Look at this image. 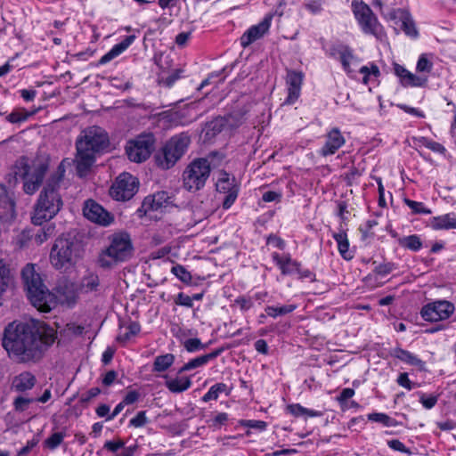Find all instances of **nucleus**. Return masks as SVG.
<instances>
[{
	"instance_id": "4c0bfd02",
	"label": "nucleus",
	"mask_w": 456,
	"mask_h": 456,
	"mask_svg": "<svg viewBox=\"0 0 456 456\" xmlns=\"http://www.w3.org/2000/svg\"><path fill=\"white\" fill-rule=\"evenodd\" d=\"M65 436V432H55L45 440L44 445L47 449L53 451L62 444Z\"/></svg>"
},
{
	"instance_id": "0eeeda50",
	"label": "nucleus",
	"mask_w": 456,
	"mask_h": 456,
	"mask_svg": "<svg viewBox=\"0 0 456 456\" xmlns=\"http://www.w3.org/2000/svg\"><path fill=\"white\" fill-rule=\"evenodd\" d=\"M110 245L102 251L98 264L102 268H110L118 263L127 261L133 255L134 247L127 232H117L109 237Z\"/></svg>"
},
{
	"instance_id": "5fc2aeb1",
	"label": "nucleus",
	"mask_w": 456,
	"mask_h": 456,
	"mask_svg": "<svg viewBox=\"0 0 456 456\" xmlns=\"http://www.w3.org/2000/svg\"><path fill=\"white\" fill-rule=\"evenodd\" d=\"M297 305L294 304L277 305L275 306H269L267 309L272 310L274 314H290L296 309Z\"/></svg>"
},
{
	"instance_id": "a211bd4d",
	"label": "nucleus",
	"mask_w": 456,
	"mask_h": 456,
	"mask_svg": "<svg viewBox=\"0 0 456 456\" xmlns=\"http://www.w3.org/2000/svg\"><path fill=\"white\" fill-rule=\"evenodd\" d=\"M239 116L240 118L237 122H232V120L234 118V115H227L224 117L219 116L208 122L203 129L204 138L206 140L213 139L218 134H220L225 126H229L230 128L238 127L243 123L242 116Z\"/></svg>"
},
{
	"instance_id": "cd10ccee",
	"label": "nucleus",
	"mask_w": 456,
	"mask_h": 456,
	"mask_svg": "<svg viewBox=\"0 0 456 456\" xmlns=\"http://www.w3.org/2000/svg\"><path fill=\"white\" fill-rule=\"evenodd\" d=\"M223 349H216L209 354L198 356L191 361H189L187 363H185L179 370L178 373H182L184 371H188L199 367H201L205 364H207L209 361L216 358L221 353Z\"/></svg>"
},
{
	"instance_id": "bf43d9fd",
	"label": "nucleus",
	"mask_w": 456,
	"mask_h": 456,
	"mask_svg": "<svg viewBox=\"0 0 456 456\" xmlns=\"http://www.w3.org/2000/svg\"><path fill=\"white\" fill-rule=\"evenodd\" d=\"M125 445V443L121 439H117L113 441H107L104 444V448L111 452H116L119 449L123 448Z\"/></svg>"
},
{
	"instance_id": "338daca9",
	"label": "nucleus",
	"mask_w": 456,
	"mask_h": 456,
	"mask_svg": "<svg viewBox=\"0 0 456 456\" xmlns=\"http://www.w3.org/2000/svg\"><path fill=\"white\" fill-rule=\"evenodd\" d=\"M38 438L36 437L28 441L27 444L19 451L18 454L20 456L27 455L38 444Z\"/></svg>"
},
{
	"instance_id": "864d4df0",
	"label": "nucleus",
	"mask_w": 456,
	"mask_h": 456,
	"mask_svg": "<svg viewBox=\"0 0 456 456\" xmlns=\"http://www.w3.org/2000/svg\"><path fill=\"white\" fill-rule=\"evenodd\" d=\"M120 54L121 53H119V51L117 50L115 45H113V47L108 53H106L104 55L101 57V59L98 61V65H104Z\"/></svg>"
},
{
	"instance_id": "e433bc0d",
	"label": "nucleus",
	"mask_w": 456,
	"mask_h": 456,
	"mask_svg": "<svg viewBox=\"0 0 456 456\" xmlns=\"http://www.w3.org/2000/svg\"><path fill=\"white\" fill-rule=\"evenodd\" d=\"M403 202L411 209L414 215H430L432 213V210L426 208L422 202L415 201L408 198H404Z\"/></svg>"
},
{
	"instance_id": "4be33fe9",
	"label": "nucleus",
	"mask_w": 456,
	"mask_h": 456,
	"mask_svg": "<svg viewBox=\"0 0 456 456\" xmlns=\"http://www.w3.org/2000/svg\"><path fill=\"white\" fill-rule=\"evenodd\" d=\"M273 261L281 270L282 275L297 274L301 267V263L291 258L289 254L281 256L277 252L272 254Z\"/></svg>"
},
{
	"instance_id": "6e6d98bb",
	"label": "nucleus",
	"mask_w": 456,
	"mask_h": 456,
	"mask_svg": "<svg viewBox=\"0 0 456 456\" xmlns=\"http://www.w3.org/2000/svg\"><path fill=\"white\" fill-rule=\"evenodd\" d=\"M135 38L134 35L126 36L121 42L116 44L115 47L122 53L134 42Z\"/></svg>"
},
{
	"instance_id": "423d86ee",
	"label": "nucleus",
	"mask_w": 456,
	"mask_h": 456,
	"mask_svg": "<svg viewBox=\"0 0 456 456\" xmlns=\"http://www.w3.org/2000/svg\"><path fill=\"white\" fill-rule=\"evenodd\" d=\"M83 247L75 238L59 237L50 252V262L56 270H68L82 257Z\"/></svg>"
},
{
	"instance_id": "0e129e2a",
	"label": "nucleus",
	"mask_w": 456,
	"mask_h": 456,
	"mask_svg": "<svg viewBox=\"0 0 456 456\" xmlns=\"http://www.w3.org/2000/svg\"><path fill=\"white\" fill-rule=\"evenodd\" d=\"M288 411L290 414H292L295 417H299L305 415L306 412V408L301 406L300 404H290L288 406Z\"/></svg>"
},
{
	"instance_id": "393cba45",
	"label": "nucleus",
	"mask_w": 456,
	"mask_h": 456,
	"mask_svg": "<svg viewBox=\"0 0 456 456\" xmlns=\"http://www.w3.org/2000/svg\"><path fill=\"white\" fill-rule=\"evenodd\" d=\"M35 384V376L28 371H24L13 378L12 388L17 392H24L31 389Z\"/></svg>"
},
{
	"instance_id": "aec40b11",
	"label": "nucleus",
	"mask_w": 456,
	"mask_h": 456,
	"mask_svg": "<svg viewBox=\"0 0 456 456\" xmlns=\"http://www.w3.org/2000/svg\"><path fill=\"white\" fill-rule=\"evenodd\" d=\"M346 139L338 127L332 128L326 134L325 143L318 151L320 156L328 157L335 154L344 144Z\"/></svg>"
},
{
	"instance_id": "7ed1b4c3",
	"label": "nucleus",
	"mask_w": 456,
	"mask_h": 456,
	"mask_svg": "<svg viewBox=\"0 0 456 456\" xmlns=\"http://www.w3.org/2000/svg\"><path fill=\"white\" fill-rule=\"evenodd\" d=\"M35 264H27L21 270V279L28 299L39 312L48 313L54 305V293L45 286Z\"/></svg>"
},
{
	"instance_id": "473e14b6",
	"label": "nucleus",
	"mask_w": 456,
	"mask_h": 456,
	"mask_svg": "<svg viewBox=\"0 0 456 456\" xmlns=\"http://www.w3.org/2000/svg\"><path fill=\"white\" fill-rule=\"evenodd\" d=\"M266 295V293H256L254 297H239L235 299V305L240 306V311L246 312L254 306L255 302L258 301L260 305V300Z\"/></svg>"
},
{
	"instance_id": "e2e57ef3",
	"label": "nucleus",
	"mask_w": 456,
	"mask_h": 456,
	"mask_svg": "<svg viewBox=\"0 0 456 456\" xmlns=\"http://www.w3.org/2000/svg\"><path fill=\"white\" fill-rule=\"evenodd\" d=\"M28 116L27 114H22L17 111L11 112L7 117L6 119L12 124L20 123L22 121H25L27 119Z\"/></svg>"
},
{
	"instance_id": "58836bf2",
	"label": "nucleus",
	"mask_w": 456,
	"mask_h": 456,
	"mask_svg": "<svg viewBox=\"0 0 456 456\" xmlns=\"http://www.w3.org/2000/svg\"><path fill=\"white\" fill-rule=\"evenodd\" d=\"M171 273L182 282L190 284L191 282L192 276L191 273L181 265H175L172 266Z\"/></svg>"
},
{
	"instance_id": "79ce46f5",
	"label": "nucleus",
	"mask_w": 456,
	"mask_h": 456,
	"mask_svg": "<svg viewBox=\"0 0 456 456\" xmlns=\"http://www.w3.org/2000/svg\"><path fill=\"white\" fill-rule=\"evenodd\" d=\"M184 348L189 353L197 352L205 349L206 346L199 338H189L183 342Z\"/></svg>"
},
{
	"instance_id": "72a5a7b5",
	"label": "nucleus",
	"mask_w": 456,
	"mask_h": 456,
	"mask_svg": "<svg viewBox=\"0 0 456 456\" xmlns=\"http://www.w3.org/2000/svg\"><path fill=\"white\" fill-rule=\"evenodd\" d=\"M231 388H228L227 385L224 383H216L213 385L208 391L203 395L202 401L208 402L211 400H216L220 394L225 393L226 395H229L231 393Z\"/></svg>"
},
{
	"instance_id": "603ef678",
	"label": "nucleus",
	"mask_w": 456,
	"mask_h": 456,
	"mask_svg": "<svg viewBox=\"0 0 456 456\" xmlns=\"http://www.w3.org/2000/svg\"><path fill=\"white\" fill-rule=\"evenodd\" d=\"M387 445L397 452L406 453L408 455L411 454V451L407 448L400 440L398 439H392L387 441Z\"/></svg>"
},
{
	"instance_id": "6ab92c4d",
	"label": "nucleus",
	"mask_w": 456,
	"mask_h": 456,
	"mask_svg": "<svg viewBox=\"0 0 456 456\" xmlns=\"http://www.w3.org/2000/svg\"><path fill=\"white\" fill-rule=\"evenodd\" d=\"M272 20V15H266L259 23L249 27L240 38V45L247 48L256 40L264 37L270 29Z\"/></svg>"
},
{
	"instance_id": "b1692460",
	"label": "nucleus",
	"mask_w": 456,
	"mask_h": 456,
	"mask_svg": "<svg viewBox=\"0 0 456 456\" xmlns=\"http://www.w3.org/2000/svg\"><path fill=\"white\" fill-rule=\"evenodd\" d=\"M429 225L435 231L456 229V214L452 212L433 216Z\"/></svg>"
},
{
	"instance_id": "4468645a",
	"label": "nucleus",
	"mask_w": 456,
	"mask_h": 456,
	"mask_svg": "<svg viewBox=\"0 0 456 456\" xmlns=\"http://www.w3.org/2000/svg\"><path fill=\"white\" fill-rule=\"evenodd\" d=\"M56 292L57 294H54L55 302L52 310L58 305L72 307L77 304L79 295L77 283L64 280L58 284Z\"/></svg>"
},
{
	"instance_id": "39448f33",
	"label": "nucleus",
	"mask_w": 456,
	"mask_h": 456,
	"mask_svg": "<svg viewBox=\"0 0 456 456\" xmlns=\"http://www.w3.org/2000/svg\"><path fill=\"white\" fill-rule=\"evenodd\" d=\"M49 168L47 161L35 159L31 163L25 156L20 157L15 164V176L23 183V191L33 195L43 183Z\"/></svg>"
},
{
	"instance_id": "4d7b16f0",
	"label": "nucleus",
	"mask_w": 456,
	"mask_h": 456,
	"mask_svg": "<svg viewBox=\"0 0 456 456\" xmlns=\"http://www.w3.org/2000/svg\"><path fill=\"white\" fill-rule=\"evenodd\" d=\"M32 400L29 398L19 396L13 402L14 409L18 411H23L27 410Z\"/></svg>"
},
{
	"instance_id": "2eb2a0df",
	"label": "nucleus",
	"mask_w": 456,
	"mask_h": 456,
	"mask_svg": "<svg viewBox=\"0 0 456 456\" xmlns=\"http://www.w3.org/2000/svg\"><path fill=\"white\" fill-rule=\"evenodd\" d=\"M83 214L86 219L102 226H108L114 221L110 212L91 199L85 201Z\"/></svg>"
},
{
	"instance_id": "f03ea898",
	"label": "nucleus",
	"mask_w": 456,
	"mask_h": 456,
	"mask_svg": "<svg viewBox=\"0 0 456 456\" xmlns=\"http://www.w3.org/2000/svg\"><path fill=\"white\" fill-rule=\"evenodd\" d=\"M109 146V135L104 129L97 126L86 129L76 142L77 170H89L95 162V154L107 151Z\"/></svg>"
},
{
	"instance_id": "c03bdc74",
	"label": "nucleus",
	"mask_w": 456,
	"mask_h": 456,
	"mask_svg": "<svg viewBox=\"0 0 456 456\" xmlns=\"http://www.w3.org/2000/svg\"><path fill=\"white\" fill-rule=\"evenodd\" d=\"M395 269V264L392 262H386L379 264L374 269V273L379 276H387Z\"/></svg>"
},
{
	"instance_id": "69168bd1",
	"label": "nucleus",
	"mask_w": 456,
	"mask_h": 456,
	"mask_svg": "<svg viewBox=\"0 0 456 456\" xmlns=\"http://www.w3.org/2000/svg\"><path fill=\"white\" fill-rule=\"evenodd\" d=\"M281 199V194L273 191H267L262 196V200L265 202L279 201Z\"/></svg>"
},
{
	"instance_id": "9b49d317",
	"label": "nucleus",
	"mask_w": 456,
	"mask_h": 456,
	"mask_svg": "<svg viewBox=\"0 0 456 456\" xmlns=\"http://www.w3.org/2000/svg\"><path fill=\"white\" fill-rule=\"evenodd\" d=\"M155 137L153 134H143L131 140L126 146V153L130 161L142 163L147 160L153 149Z\"/></svg>"
},
{
	"instance_id": "a18cd8bd",
	"label": "nucleus",
	"mask_w": 456,
	"mask_h": 456,
	"mask_svg": "<svg viewBox=\"0 0 456 456\" xmlns=\"http://www.w3.org/2000/svg\"><path fill=\"white\" fill-rule=\"evenodd\" d=\"M183 71L182 69H175L172 73H170L167 77L162 78L161 83L170 88L174 86V84L182 77V73Z\"/></svg>"
},
{
	"instance_id": "ddd939ff",
	"label": "nucleus",
	"mask_w": 456,
	"mask_h": 456,
	"mask_svg": "<svg viewBox=\"0 0 456 456\" xmlns=\"http://www.w3.org/2000/svg\"><path fill=\"white\" fill-rule=\"evenodd\" d=\"M216 191L224 194L222 207L224 209H229L238 198L240 192V183L234 175L223 170L216 183Z\"/></svg>"
},
{
	"instance_id": "1a4fd4ad",
	"label": "nucleus",
	"mask_w": 456,
	"mask_h": 456,
	"mask_svg": "<svg viewBox=\"0 0 456 456\" xmlns=\"http://www.w3.org/2000/svg\"><path fill=\"white\" fill-rule=\"evenodd\" d=\"M217 155L216 152L210 153L207 158L193 159L185 168L183 174V187L189 191L201 190L211 173V162L209 159Z\"/></svg>"
},
{
	"instance_id": "a19ab883",
	"label": "nucleus",
	"mask_w": 456,
	"mask_h": 456,
	"mask_svg": "<svg viewBox=\"0 0 456 456\" xmlns=\"http://www.w3.org/2000/svg\"><path fill=\"white\" fill-rule=\"evenodd\" d=\"M123 321L120 320V330L124 329L122 325ZM126 332L124 334L120 333L119 339L126 340L130 338V336H134L140 331V325L136 322L131 323L129 326L125 327Z\"/></svg>"
},
{
	"instance_id": "6e6552de",
	"label": "nucleus",
	"mask_w": 456,
	"mask_h": 456,
	"mask_svg": "<svg viewBox=\"0 0 456 456\" xmlns=\"http://www.w3.org/2000/svg\"><path fill=\"white\" fill-rule=\"evenodd\" d=\"M190 143L191 137L187 133L173 135L154 154L157 167L163 170L172 168L185 154Z\"/></svg>"
},
{
	"instance_id": "49530a36",
	"label": "nucleus",
	"mask_w": 456,
	"mask_h": 456,
	"mask_svg": "<svg viewBox=\"0 0 456 456\" xmlns=\"http://www.w3.org/2000/svg\"><path fill=\"white\" fill-rule=\"evenodd\" d=\"M394 71L395 74L399 77L401 85L403 86L405 81L408 79V76L411 74L408 69H406L403 66L395 63L394 64Z\"/></svg>"
},
{
	"instance_id": "3c124183",
	"label": "nucleus",
	"mask_w": 456,
	"mask_h": 456,
	"mask_svg": "<svg viewBox=\"0 0 456 456\" xmlns=\"http://www.w3.org/2000/svg\"><path fill=\"white\" fill-rule=\"evenodd\" d=\"M148 422L146 412L142 411H139L134 418L129 421L130 425L134 428L143 427Z\"/></svg>"
},
{
	"instance_id": "8fccbe9b",
	"label": "nucleus",
	"mask_w": 456,
	"mask_h": 456,
	"mask_svg": "<svg viewBox=\"0 0 456 456\" xmlns=\"http://www.w3.org/2000/svg\"><path fill=\"white\" fill-rule=\"evenodd\" d=\"M85 330V327L82 325H77L75 323H69L66 325V328L64 329V333L68 336L73 337V336H79L82 335Z\"/></svg>"
},
{
	"instance_id": "13d9d810",
	"label": "nucleus",
	"mask_w": 456,
	"mask_h": 456,
	"mask_svg": "<svg viewBox=\"0 0 456 456\" xmlns=\"http://www.w3.org/2000/svg\"><path fill=\"white\" fill-rule=\"evenodd\" d=\"M266 243L279 249H283L285 247L284 240L281 237L273 233L267 237Z\"/></svg>"
},
{
	"instance_id": "774afa93",
	"label": "nucleus",
	"mask_w": 456,
	"mask_h": 456,
	"mask_svg": "<svg viewBox=\"0 0 456 456\" xmlns=\"http://www.w3.org/2000/svg\"><path fill=\"white\" fill-rule=\"evenodd\" d=\"M175 304L177 305H184V306H191V296H188L183 292H180L175 300Z\"/></svg>"
},
{
	"instance_id": "f704fd0d",
	"label": "nucleus",
	"mask_w": 456,
	"mask_h": 456,
	"mask_svg": "<svg viewBox=\"0 0 456 456\" xmlns=\"http://www.w3.org/2000/svg\"><path fill=\"white\" fill-rule=\"evenodd\" d=\"M175 361V356L172 354H166L159 355L155 358L152 370L161 372L167 370Z\"/></svg>"
},
{
	"instance_id": "f3484780",
	"label": "nucleus",
	"mask_w": 456,
	"mask_h": 456,
	"mask_svg": "<svg viewBox=\"0 0 456 456\" xmlns=\"http://www.w3.org/2000/svg\"><path fill=\"white\" fill-rule=\"evenodd\" d=\"M326 54L333 59L338 60L346 74L353 72L350 62L355 59L353 49L341 42H335L326 49Z\"/></svg>"
},
{
	"instance_id": "bb28decb",
	"label": "nucleus",
	"mask_w": 456,
	"mask_h": 456,
	"mask_svg": "<svg viewBox=\"0 0 456 456\" xmlns=\"http://www.w3.org/2000/svg\"><path fill=\"white\" fill-rule=\"evenodd\" d=\"M454 305L447 300H437L425 305L419 314H453Z\"/></svg>"
},
{
	"instance_id": "a878e982",
	"label": "nucleus",
	"mask_w": 456,
	"mask_h": 456,
	"mask_svg": "<svg viewBox=\"0 0 456 456\" xmlns=\"http://www.w3.org/2000/svg\"><path fill=\"white\" fill-rule=\"evenodd\" d=\"M390 354L403 362L417 367L420 370L425 369V362L409 351L395 347L391 350Z\"/></svg>"
},
{
	"instance_id": "412c9836",
	"label": "nucleus",
	"mask_w": 456,
	"mask_h": 456,
	"mask_svg": "<svg viewBox=\"0 0 456 456\" xmlns=\"http://www.w3.org/2000/svg\"><path fill=\"white\" fill-rule=\"evenodd\" d=\"M303 79L304 74L301 71L288 70L286 77L288 96L285 100V103L293 104L299 98Z\"/></svg>"
},
{
	"instance_id": "f257e3e1",
	"label": "nucleus",
	"mask_w": 456,
	"mask_h": 456,
	"mask_svg": "<svg viewBox=\"0 0 456 456\" xmlns=\"http://www.w3.org/2000/svg\"><path fill=\"white\" fill-rule=\"evenodd\" d=\"M57 338L56 330L45 322L31 319L12 322L4 330L2 346L19 362H37Z\"/></svg>"
},
{
	"instance_id": "f8f14e48",
	"label": "nucleus",
	"mask_w": 456,
	"mask_h": 456,
	"mask_svg": "<svg viewBox=\"0 0 456 456\" xmlns=\"http://www.w3.org/2000/svg\"><path fill=\"white\" fill-rule=\"evenodd\" d=\"M139 187L138 179L129 173L120 174L110 188V195L118 201L131 200L137 192Z\"/></svg>"
},
{
	"instance_id": "5701e85b",
	"label": "nucleus",
	"mask_w": 456,
	"mask_h": 456,
	"mask_svg": "<svg viewBox=\"0 0 456 456\" xmlns=\"http://www.w3.org/2000/svg\"><path fill=\"white\" fill-rule=\"evenodd\" d=\"M101 283L97 273L89 272L85 274L77 284L79 294H91L100 291Z\"/></svg>"
},
{
	"instance_id": "9d476101",
	"label": "nucleus",
	"mask_w": 456,
	"mask_h": 456,
	"mask_svg": "<svg viewBox=\"0 0 456 456\" xmlns=\"http://www.w3.org/2000/svg\"><path fill=\"white\" fill-rule=\"evenodd\" d=\"M352 6L362 31L364 34L374 36L377 39H382L385 35L383 26L379 23L370 7L363 2H354Z\"/></svg>"
},
{
	"instance_id": "c756f323",
	"label": "nucleus",
	"mask_w": 456,
	"mask_h": 456,
	"mask_svg": "<svg viewBox=\"0 0 456 456\" xmlns=\"http://www.w3.org/2000/svg\"><path fill=\"white\" fill-rule=\"evenodd\" d=\"M167 379L165 382L166 387L172 393L179 394L186 391L191 386V380L189 377H176L175 379Z\"/></svg>"
},
{
	"instance_id": "052dcab7",
	"label": "nucleus",
	"mask_w": 456,
	"mask_h": 456,
	"mask_svg": "<svg viewBox=\"0 0 456 456\" xmlns=\"http://www.w3.org/2000/svg\"><path fill=\"white\" fill-rule=\"evenodd\" d=\"M368 418L370 420L380 422L386 426H389L391 421V418L385 413H371Z\"/></svg>"
},
{
	"instance_id": "09e8293b",
	"label": "nucleus",
	"mask_w": 456,
	"mask_h": 456,
	"mask_svg": "<svg viewBox=\"0 0 456 456\" xmlns=\"http://www.w3.org/2000/svg\"><path fill=\"white\" fill-rule=\"evenodd\" d=\"M438 396L434 395H427L425 394H421L419 396V402L423 407L428 410L432 409L436 404Z\"/></svg>"
},
{
	"instance_id": "de8ad7c7",
	"label": "nucleus",
	"mask_w": 456,
	"mask_h": 456,
	"mask_svg": "<svg viewBox=\"0 0 456 456\" xmlns=\"http://www.w3.org/2000/svg\"><path fill=\"white\" fill-rule=\"evenodd\" d=\"M229 419V416L225 412L218 413L215 418L209 420V427L213 428H220Z\"/></svg>"
},
{
	"instance_id": "ea45409f",
	"label": "nucleus",
	"mask_w": 456,
	"mask_h": 456,
	"mask_svg": "<svg viewBox=\"0 0 456 456\" xmlns=\"http://www.w3.org/2000/svg\"><path fill=\"white\" fill-rule=\"evenodd\" d=\"M408 80L405 81L404 87L407 86H413V87H424L426 86L428 83L427 77H422L419 76H417L413 73L408 76Z\"/></svg>"
},
{
	"instance_id": "c85d7f7f",
	"label": "nucleus",
	"mask_w": 456,
	"mask_h": 456,
	"mask_svg": "<svg viewBox=\"0 0 456 456\" xmlns=\"http://www.w3.org/2000/svg\"><path fill=\"white\" fill-rule=\"evenodd\" d=\"M332 238L338 244L340 256L346 261L353 259L354 252L349 248V240L346 232L341 230L338 232H334Z\"/></svg>"
},
{
	"instance_id": "20e7f679",
	"label": "nucleus",
	"mask_w": 456,
	"mask_h": 456,
	"mask_svg": "<svg viewBox=\"0 0 456 456\" xmlns=\"http://www.w3.org/2000/svg\"><path fill=\"white\" fill-rule=\"evenodd\" d=\"M60 182L57 179L49 180L40 191L31 221L36 225H42L53 219L63 206L62 198L59 192Z\"/></svg>"
},
{
	"instance_id": "2f4dec72",
	"label": "nucleus",
	"mask_w": 456,
	"mask_h": 456,
	"mask_svg": "<svg viewBox=\"0 0 456 456\" xmlns=\"http://www.w3.org/2000/svg\"><path fill=\"white\" fill-rule=\"evenodd\" d=\"M399 15L401 18L403 19L402 20V25L400 26L399 30L403 31L408 37H411L412 38H416L419 36V32L415 27V23L413 20L411 19V16L409 12H399Z\"/></svg>"
},
{
	"instance_id": "680f3d73",
	"label": "nucleus",
	"mask_w": 456,
	"mask_h": 456,
	"mask_svg": "<svg viewBox=\"0 0 456 456\" xmlns=\"http://www.w3.org/2000/svg\"><path fill=\"white\" fill-rule=\"evenodd\" d=\"M354 395V390L353 388H344L340 395L337 397V401L340 404H344L348 399Z\"/></svg>"
},
{
	"instance_id": "dca6fc26",
	"label": "nucleus",
	"mask_w": 456,
	"mask_h": 456,
	"mask_svg": "<svg viewBox=\"0 0 456 456\" xmlns=\"http://www.w3.org/2000/svg\"><path fill=\"white\" fill-rule=\"evenodd\" d=\"M168 192L161 191L144 198L141 207L136 210L138 217L142 218L151 211H159L171 205Z\"/></svg>"
},
{
	"instance_id": "c9c22d12",
	"label": "nucleus",
	"mask_w": 456,
	"mask_h": 456,
	"mask_svg": "<svg viewBox=\"0 0 456 456\" xmlns=\"http://www.w3.org/2000/svg\"><path fill=\"white\" fill-rule=\"evenodd\" d=\"M399 12H407V11L404 9H402V8H398V9L390 8L387 12L382 11V14H383L384 18L387 19V20L393 22V24L395 26V29L396 30V33H398V29H399L400 26L402 25V20H403V19L401 18L402 15H399V13H398Z\"/></svg>"
},
{
	"instance_id": "37998d69",
	"label": "nucleus",
	"mask_w": 456,
	"mask_h": 456,
	"mask_svg": "<svg viewBox=\"0 0 456 456\" xmlns=\"http://www.w3.org/2000/svg\"><path fill=\"white\" fill-rule=\"evenodd\" d=\"M433 63L427 58L426 54H421L418 60L416 69L419 72H431Z\"/></svg>"
},
{
	"instance_id": "7c9ffc66",
	"label": "nucleus",
	"mask_w": 456,
	"mask_h": 456,
	"mask_svg": "<svg viewBox=\"0 0 456 456\" xmlns=\"http://www.w3.org/2000/svg\"><path fill=\"white\" fill-rule=\"evenodd\" d=\"M397 241L402 248L413 252H418L423 245L422 240L418 234L399 237Z\"/></svg>"
}]
</instances>
